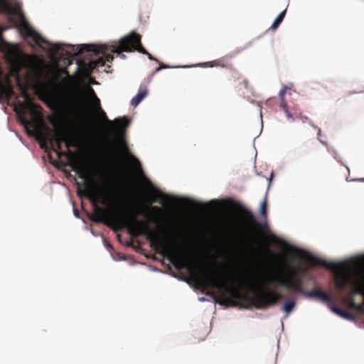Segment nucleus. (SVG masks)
<instances>
[{
  "label": "nucleus",
  "instance_id": "29",
  "mask_svg": "<svg viewBox=\"0 0 364 364\" xmlns=\"http://www.w3.org/2000/svg\"><path fill=\"white\" fill-rule=\"evenodd\" d=\"M301 119L303 123H307L308 124L311 122L306 116H301Z\"/></svg>",
  "mask_w": 364,
  "mask_h": 364
},
{
  "label": "nucleus",
  "instance_id": "42",
  "mask_svg": "<svg viewBox=\"0 0 364 364\" xmlns=\"http://www.w3.org/2000/svg\"><path fill=\"white\" fill-rule=\"evenodd\" d=\"M104 179H105L104 176L100 175V181H104Z\"/></svg>",
  "mask_w": 364,
  "mask_h": 364
},
{
  "label": "nucleus",
  "instance_id": "23",
  "mask_svg": "<svg viewBox=\"0 0 364 364\" xmlns=\"http://www.w3.org/2000/svg\"><path fill=\"white\" fill-rule=\"evenodd\" d=\"M314 130L316 131L317 135L319 136L321 134V129L317 126H316L312 122L309 124Z\"/></svg>",
  "mask_w": 364,
  "mask_h": 364
},
{
  "label": "nucleus",
  "instance_id": "25",
  "mask_svg": "<svg viewBox=\"0 0 364 364\" xmlns=\"http://www.w3.org/2000/svg\"><path fill=\"white\" fill-rule=\"evenodd\" d=\"M179 281H181V282H183L185 283H186L188 285L193 287V285L191 284L190 280L188 279H186V278H184V277H178V279Z\"/></svg>",
  "mask_w": 364,
  "mask_h": 364
},
{
  "label": "nucleus",
  "instance_id": "19",
  "mask_svg": "<svg viewBox=\"0 0 364 364\" xmlns=\"http://www.w3.org/2000/svg\"><path fill=\"white\" fill-rule=\"evenodd\" d=\"M274 177V171H272L270 172V174H269V177L267 178V181H268V187H267V192H268V190H269L270 186L272 183Z\"/></svg>",
  "mask_w": 364,
  "mask_h": 364
},
{
  "label": "nucleus",
  "instance_id": "37",
  "mask_svg": "<svg viewBox=\"0 0 364 364\" xmlns=\"http://www.w3.org/2000/svg\"><path fill=\"white\" fill-rule=\"evenodd\" d=\"M171 276L172 277H174V278H176V279H178V277H179V276H178L177 274L174 273V272H172V273L171 274Z\"/></svg>",
  "mask_w": 364,
  "mask_h": 364
},
{
  "label": "nucleus",
  "instance_id": "18",
  "mask_svg": "<svg viewBox=\"0 0 364 364\" xmlns=\"http://www.w3.org/2000/svg\"><path fill=\"white\" fill-rule=\"evenodd\" d=\"M282 107L285 112V114L286 116L288 117V118H290L291 119L292 121L294 120V118L292 117V114H291V112L289 111L288 109V107L287 105V103L285 101L284 102H282Z\"/></svg>",
  "mask_w": 364,
  "mask_h": 364
},
{
  "label": "nucleus",
  "instance_id": "9",
  "mask_svg": "<svg viewBox=\"0 0 364 364\" xmlns=\"http://www.w3.org/2000/svg\"><path fill=\"white\" fill-rule=\"evenodd\" d=\"M213 61H209V62H205V63H199L196 64V65L192 64V65H169L161 64V65H159L156 68L155 73H158V72H159V71H161V70H164V69L189 68H193V67H200L203 65H208V66L210 68H212V67H213Z\"/></svg>",
  "mask_w": 364,
  "mask_h": 364
},
{
  "label": "nucleus",
  "instance_id": "33",
  "mask_svg": "<svg viewBox=\"0 0 364 364\" xmlns=\"http://www.w3.org/2000/svg\"><path fill=\"white\" fill-rule=\"evenodd\" d=\"M168 259L169 261V262L174 267H177L176 266V263L175 262L173 258L172 257H168Z\"/></svg>",
  "mask_w": 364,
  "mask_h": 364
},
{
  "label": "nucleus",
  "instance_id": "30",
  "mask_svg": "<svg viewBox=\"0 0 364 364\" xmlns=\"http://www.w3.org/2000/svg\"><path fill=\"white\" fill-rule=\"evenodd\" d=\"M158 203L161 205H166L165 200L162 196H159Z\"/></svg>",
  "mask_w": 364,
  "mask_h": 364
},
{
  "label": "nucleus",
  "instance_id": "6",
  "mask_svg": "<svg viewBox=\"0 0 364 364\" xmlns=\"http://www.w3.org/2000/svg\"><path fill=\"white\" fill-rule=\"evenodd\" d=\"M133 48H130L129 46H125L124 50L127 53L132 52L134 50H136L137 52L144 54L147 55L148 58L151 60H154L156 62H159V60L154 58L151 54L146 51V50L143 47L141 43V36L136 33V43L132 45Z\"/></svg>",
  "mask_w": 364,
  "mask_h": 364
},
{
  "label": "nucleus",
  "instance_id": "41",
  "mask_svg": "<svg viewBox=\"0 0 364 364\" xmlns=\"http://www.w3.org/2000/svg\"><path fill=\"white\" fill-rule=\"evenodd\" d=\"M77 68H76L75 73H76V72H77V71H78V69H79V66H80V61H79V60H77Z\"/></svg>",
  "mask_w": 364,
  "mask_h": 364
},
{
  "label": "nucleus",
  "instance_id": "38",
  "mask_svg": "<svg viewBox=\"0 0 364 364\" xmlns=\"http://www.w3.org/2000/svg\"><path fill=\"white\" fill-rule=\"evenodd\" d=\"M143 230L146 232H149V229L146 225H143Z\"/></svg>",
  "mask_w": 364,
  "mask_h": 364
},
{
  "label": "nucleus",
  "instance_id": "4",
  "mask_svg": "<svg viewBox=\"0 0 364 364\" xmlns=\"http://www.w3.org/2000/svg\"><path fill=\"white\" fill-rule=\"evenodd\" d=\"M165 196L166 198H168V199H170V200H171L172 202H176V201H179V200H186L188 202L191 203L193 205H207L209 204H213V203H216V201H217V199L213 198V199H210L208 201L203 202L199 200L191 198L189 196H182V195H176V194L170 193H166Z\"/></svg>",
  "mask_w": 364,
  "mask_h": 364
},
{
  "label": "nucleus",
  "instance_id": "47",
  "mask_svg": "<svg viewBox=\"0 0 364 364\" xmlns=\"http://www.w3.org/2000/svg\"><path fill=\"white\" fill-rule=\"evenodd\" d=\"M281 326H282V330L284 329V323H283V321L281 320Z\"/></svg>",
  "mask_w": 364,
  "mask_h": 364
},
{
  "label": "nucleus",
  "instance_id": "21",
  "mask_svg": "<svg viewBox=\"0 0 364 364\" xmlns=\"http://www.w3.org/2000/svg\"><path fill=\"white\" fill-rule=\"evenodd\" d=\"M73 215L76 218L81 219L82 220V222L85 223L84 220L82 219L81 217H80L79 210L76 208H75L74 206L73 207Z\"/></svg>",
  "mask_w": 364,
  "mask_h": 364
},
{
  "label": "nucleus",
  "instance_id": "13",
  "mask_svg": "<svg viewBox=\"0 0 364 364\" xmlns=\"http://www.w3.org/2000/svg\"><path fill=\"white\" fill-rule=\"evenodd\" d=\"M267 191H266L265 196H264L263 200L259 203L258 214L262 218H267Z\"/></svg>",
  "mask_w": 364,
  "mask_h": 364
},
{
  "label": "nucleus",
  "instance_id": "2",
  "mask_svg": "<svg viewBox=\"0 0 364 364\" xmlns=\"http://www.w3.org/2000/svg\"><path fill=\"white\" fill-rule=\"evenodd\" d=\"M278 283L281 287H285L288 291L296 290L306 299L318 300L325 304L332 302V299L328 294L318 292L315 289L305 290L299 285H293L288 279H278Z\"/></svg>",
  "mask_w": 364,
  "mask_h": 364
},
{
  "label": "nucleus",
  "instance_id": "22",
  "mask_svg": "<svg viewBox=\"0 0 364 364\" xmlns=\"http://www.w3.org/2000/svg\"><path fill=\"white\" fill-rule=\"evenodd\" d=\"M279 26H280V23H279L278 22H277L276 21L274 20L270 26V30H272V31H274L278 28V27Z\"/></svg>",
  "mask_w": 364,
  "mask_h": 364
},
{
  "label": "nucleus",
  "instance_id": "26",
  "mask_svg": "<svg viewBox=\"0 0 364 364\" xmlns=\"http://www.w3.org/2000/svg\"><path fill=\"white\" fill-rule=\"evenodd\" d=\"M275 296V294L274 293H272V296L269 297V304L272 305V306H274L277 304V301H276V299L274 297Z\"/></svg>",
  "mask_w": 364,
  "mask_h": 364
},
{
  "label": "nucleus",
  "instance_id": "44",
  "mask_svg": "<svg viewBox=\"0 0 364 364\" xmlns=\"http://www.w3.org/2000/svg\"><path fill=\"white\" fill-rule=\"evenodd\" d=\"M318 141H319L321 144H324V145H327V143H326V142H323V141H321V140H320V139H318Z\"/></svg>",
  "mask_w": 364,
  "mask_h": 364
},
{
  "label": "nucleus",
  "instance_id": "50",
  "mask_svg": "<svg viewBox=\"0 0 364 364\" xmlns=\"http://www.w3.org/2000/svg\"><path fill=\"white\" fill-rule=\"evenodd\" d=\"M218 304H219V305H220V306H222V305H223V301H219V302H218Z\"/></svg>",
  "mask_w": 364,
  "mask_h": 364
},
{
  "label": "nucleus",
  "instance_id": "49",
  "mask_svg": "<svg viewBox=\"0 0 364 364\" xmlns=\"http://www.w3.org/2000/svg\"><path fill=\"white\" fill-rule=\"evenodd\" d=\"M55 152L57 154V155H58V156H60V152H59V151H55Z\"/></svg>",
  "mask_w": 364,
  "mask_h": 364
},
{
  "label": "nucleus",
  "instance_id": "36",
  "mask_svg": "<svg viewBox=\"0 0 364 364\" xmlns=\"http://www.w3.org/2000/svg\"><path fill=\"white\" fill-rule=\"evenodd\" d=\"M249 283H250V282H249L248 281H245V282H241V284H240L241 287H242V288H243L245 285L249 284Z\"/></svg>",
  "mask_w": 364,
  "mask_h": 364
},
{
  "label": "nucleus",
  "instance_id": "45",
  "mask_svg": "<svg viewBox=\"0 0 364 364\" xmlns=\"http://www.w3.org/2000/svg\"><path fill=\"white\" fill-rule=\"evenodd\" d=\"M122 144H123L124 146H127V142H126V141H125V140H123V141H122Z\"/></svg>",
  "mask_w": 364,
  "mask_h": 364
},
{
  "label": "nucleus",
  "instance_id": "39",
  "mask_svg": "<svg viewBox=\"0 0 364 364\" xmlns=\"http://www.w3.org/2000/svg\"><path fill=\"white\" fill-rule=\"evenodd\" d=\"M138 213L141 215H145L144 212L142 210H141V209L138 210Z\"/></svg>",
  "mask_w": 364,
  "mask_h": 364
},
{
  "label": "nucleus",
  "instance_id": "31",
  "mask_svg": "<svg viewBox=\"0 0 364 364\" xmlns=\"http://www.w3.org/2000/svg\"><path fill=\"white\" fill-rule=\"evenodd\" d=\"M198 301L200 302H205V301L210 302V301L205 296L198 297Z\"/></svg>",
  "mask_w": 364,
  "mask_h": 364
},
{
  "label": "nucleus",
  "instance_id": "10",
  "mask_svg": "<svg viewBox=\"0 0 364 364\" xmlns=\"http://www.w3.org/2000/svg\"><path fill=\"white\" fill-rule=\"evenodd\" d=\"M296 306V300L295 299H291L285 301L281 306L280 310L285 314L284 317H287L291 312Z\"/></svg>",
  "mask_w": 364,
  "mask_h": 364
},
{
  "label": "nucleus",
  "instance_id": "52",
  "mask_svg": "<svg viewBox=\"0 0 364 364\" xmlns=\"http://www.w3.org/2000/svg\"><path fill=\"white\" fill-rule=\"evenodd\" d=\"M106 193H107V196L110 195V192H109V191H107Z\"/></svg>",
  "mask_w": 364,
  "mask_h": 364
},
{
  "label": "nucleus",
  "instance_id": "43",
  "mask_svg": "<svg viewBox=\"0 0 364 364\" xmlns=\"http://www.w3.org/2000/svg\"><path fill=\"white\" fill-rule=\"evenodd\" d=\"M333 153L335 154L334 158L337 159V152L335 149H333Z\"/></svg>",
  "mask_w": 364,
  "mask_h": 364
},
{
  "label": "nucleus",
  "instance_id": "27",
  "mask_svg": "<svg viewBox=\"0 0 364 364\" xmlns=\"http://www.w3.org/2000/svg\"><path fill=\"white\" fill-rule=\"evenodd\" d=\"M130 159L133 161V163H134L136 165L138 164L139 160H138V158L136 156H134L132 154H130Z\"/></svg>",
  "mask_w": 364,
  "mask_h": 364
},
{
  "label": "nucleus",
  "instance_id": "8",
  "mask_svg": "<svg viewBox=\"0 0 364 364\" xmlns=\"http://www.w3.org/2000/svg\"><path fill=\"white\" fill-rule=\"evenodd\" d=\"M328 308L334 314L345 320L350 321L356 320V317L353 314L338 307V306L331 304L328 306Z\"/></svg>",
  "mask_w": 364,
  "mask_h": 364
},
{
  "label": "nucleus",
  "instance_id": "12",
  "mask_svg": "<svg viewBox=\"0 0 364 364\" xmlns=\"http://www.w3.org/2000/svg\"><path fill=\"white\" fill-rule=\"evenodd\" d=\"M0 11H1L6 16L7 20L9 21L13 22L14 11L8 4L7 0H0Z\"/></svg>",
  "mask_w": 364,
  "mask_h": 364
},
{
  "label": "nucleus",
  "instance_id": "3",
  "mask_svg": "<svg viewBox=\"0 0 364 364\" xmlns=\"http://www.w3.org/2000/svg\"><path fill=\"white\" fill-rule=\"evenodd\" d=\"M235 205L242 212L246 213V223L248 228H250L252 225H258L263 230H267L269 228L267 218H263L264 222L259 223L251 209L247 207L243 203L237 201Z\"/></svg>",
  "mask_w": 364,
  "mask_h": 364
},
{
  "label": "nucleus",
  "instance_id": "24",
  "mask_svg": "<svg viewBox=\"0 0 364 364\" xmlns=\"http://www.w3.org/2000/svg\"><path fill=\"white\" fill-rule=\"evenodd\" d=\"M259 118H260V129H259V132L258 135L254 138V141H255V139L262 134V132L263 122H262V113H260V114H259Z\"/></svg>",
  "mask_w": 364,
  "mask_h": 364
},
{
  "label": "nucleus",
  "instance_id": "34",
  "mask_svg": "<svg viewBox=\"0 0 364 364\" xmlns=\"http://www.w3.org/2000/svg\"><path fill=\"white\" fill-rule=\"evenodd\" d=\"M220 201H224V202H230L231 201V198H229V197H225V198H220Z\"/></svg>",
  "mask_w": 364,
  "mask_h": 364
},
{
  "label": "nucleus",
  "instance_id": "16",
  "mask_svg": "<svg viewBox=\"0 0 364 364\" xmlns=\"http://www.w3.org/2000/svg\"><path fill=\"white\" fill-rule=\"evenodd\" d=\"M290 87H288L287 85H284L282 87V88L279 91L278 97L281 102L285 101L284 96L288 90H290Z\"/></svg>",
  "mask_w": 364,
  "mask_h": 364
},
{
  "label": "nucleus",
  "instance_id": "7",
  "mask_svg": "<svg viewBox=\"0 0 364 364\" xmlns=\"http://www.w3.org/2000/svg\"><path fill=\"white\" fill-rule=\"evenodd\" d=\"M84 97L85 100L95 109H99L100 101L97 97L94 90L90 87H86L84 90Z\"/></svg>",
  "mask_w": 364,
  "mask_h": 364
},
{
  "label": "nucleus",
  "instance_id": "17",
  "mask_svg": "<svg viewBox=\"0 0 364 364\" xmlns=\"http://www.w3.org/2000/svg\"><path fill=\"white\" fill-rule=\"evenodd\" d=\"M286 14H287V8L284 9V10H282L276 17L274 19V21H276L277 22H278L279 23H282V22L283 21L284 18H285V16H286Z\"/></svg>",
  "mask_w": 364,
  "mask_h": 364
},
{
  "label": "nucleus",
  "instance_id": "54",
  "mask_svg": "<svg viewBox=\"0 0 364 364\" xmlns=\"http://www.w3.org/2000/svg\"><path fill=\"white\" fill-rule=\"evenodd\" d=\"M346 168H348V171H350L349 166H346Z\"/></svg>",
  "mask_w": 364,
  "mask_h": 364
},
{
  "label": "nucleus",
  "instance_id": "5",
  "mask_svg": "<svg viewBox=\"0 0 364 364\" xmlns=\"http://www.w3.org/2000/svg\"><path fill=\"white\" fill-rule=\"evenodd\" d=\"M70 168L78 175L80 179L84 183L88 182L92 177V171L88 165L85 164H72Z\"/></svg>",
  "mask_w": 364,
  "mask_h": 364
},
{
  "label": "nucleus",
  "instance_id": "15",
  "mask_svg": "<svg viewBox=\"0 0 364 364\" xmlns=\"http://www.w3.org/2000/svg\"><path fill=\"white\" fill-rule=\"evenodd\" d=\"M116 122L122 123L125 127L129 126L131 123V119L126 116L119 117L114 119Z\"/></svg>",
  "mask_w": 364,
  "mask_h": 364
},
{
  "label": "nucleus",
  "instance_id": "46",
  "mask_svg": "<svg viewBox=\"0 0 364 364\" xmlns=\"http://www.w3.org/2000/svg\"><path fill=\"white\" fill-rule=\"evenodd\" d=\"M109 255H110L111 258H112L113 260H114V257L113 255H112L111 252L109 253Z\"/></svg>",
  "mask_w": 364,
  "mask_h": 364
},
{
  "label": "nucleus",
  "instance_id": "35",
  "mask_svg": "<svg viewBox=\"0 0 364 364\" xmlns=\"http://www.w3.org/2000/svg\"><path fill=\"white\" fill-rule=\"evenodd\" d=\"M149 218H150V219L151 220V221H153V222H154V223H158V222H159L158 218H156L154 217L153 215H150V216L149 217Z\"/></svg>",
  "mask_w": 364,
  "mask_h": 364
},
{
  "label": "nucleus",
  "instance_id": "28",
  "mask_svg": "<svg viewBox=\"0 0 364 364\" xmlns=\"http://www.w3.org/2000/svg\"><path fill=\"white\" fill-rule=\"evenodd\" d=\"M347 181H360V182H364V178H351L348 179V178H346Z\"/></svg>",
  "mask_w": 364,
  "mask_h": 364
},
{
  "label": "nucleus",
  "instance_id": "32",
  "mask_svg": "<svg viewBox=\"0 0 364 364\" xmlns=\"http://www.w3.org/2000/svg\"><path fill=\"white\" fill-rule=\"evenodd\" d=\"M149 269L154 272H162V271L159 270L157 267L153 266L149 267Z\"/></svg>",
  "mask_w": 364,
  "mask_h": 364
},
{
  "label": "nucleus",
  "instance_id": "48",
  "mask_svg": "<svg viewBox=\"0 0 364 364\" xmlns=\"http://www.w3.org/2000/svg\"><path fill=\"white\" fill-rule=\"evenodd\" d=\"M252 146H253V148L255 149V151H257V149H255V141H254V140H253V144H252Z\"/></svg>",
  "mask_w": 364,
  "mask_h": 364
},
{
  "label": "nucleus",
  "instance_id": "53",
  "mask_svg": "<svg viewBox=\"0 0 364 364\" xmlns=\"http://www.w3.org/2000/svg\"><path fill=\"white\" fill-rule=\"evenodd\" d=\"M91 233L95 235V232H93L92 230H91Z\"/></svg>",
  "mask_w": 364,
  "mask_h": 364
},
{
  "label": "nucleus",
  "instance_id": "20",
  "mask_svg": "<svg viewBox=\"0 0 364 364\" xmlns=\"http://www.w3.org/2000/svg\"><path fill=\"white\" fill-rule=\"evenodd\" d=\"M102 242L106 250H109L112 249V245L106 240L104 236H102Z\"/></svg>",
  "mask_w": 364,
  "mask_h": 364
},
{
  "label": "nucleus",
  "instance_id": "1",
  "mask_svg": "<svg viewBox=\"0 0 364 364\" xmlns=\"http://www.w3.org/2000/svg\"><path fill=\"white\" fill-rule=\"evenodd\" d=\"M16 12L20 18L21 24L26 35L32 38L37 43L40 41L47 44L48 46L43 48V50L50 58H53L54 54H57L63 60H70L73 58V54L70 50H68L63 47V46H65L71 48L77 54L85 50V53L88 55L99 56L100 60L111 63L114 59L112 53H116L119 58L124 60L127 58V55L122 52H118V50L122 49L125 52L124 50L125 46L132 48V45L136 43V33L134 30L121 37L118 41H112L100 44L89 45L82 43L73 45L63 42L52 43L42 36L40 33L32 27L22 11H18Z\"/></svg>",
  "mask_w": 364,
  "mask_h": 364
},
{
  "label": "nucleus",
  "instance_id": "14",
  "mask_svg": "<svg viewBox=\"0 0 364 364\" xmlns=\"http://www.w3.org/2000/svg\"><path fill=\"white\" fill-rule=\"evenodd\" d=\"M67 139V134L64 131L56 130L55 132V141L60 145L63 141Z\"/></svg>",
  "mask_w": 364,
  "mask_h": 364
},
{
  "label": "nucleus",
  "instance_id": "40",
  "mask_svg": "<svg viewBox=\"0 0 364 364\" xmlns=\"http://www.w3.org/2000/svg\"><path fill=\"white\" fill-rule=\"evenodd\" d=\"M10 27H0V30L1 31H6L7 29H9Z\"/></svg>",
  "mask_w": 364,
  "mask_h": 364
},
{
  "label": "nucleus",
  "instance_id": "51",
  "mask_svg": "<svg viewBox=\"0 0 364 364\" xmlns=\"http://www.w3.org/2000/svg\"><path fill=\"white\" fill-rule=\"evenodd\" d=\"M16 135L18 137V139H20V140L21 139V137L18 135L17 133H16Z\"/></svg>",
  "mask_w": 364,
  "mask_h": 364
},
{
  "label": "nucleus",
  "instance_id": "11",
  "mask_svg": "<svg viewBox=\"0 0 364 364\" xmlns=\"http://www.w3.org/2000/svg\"><path fill=\"white\" fill-rule=\"evenodd\" d=\"M149 90L146 87L143 90H139L136 95L133 97L130 101V105L132 106H137L141 103V102L148 95Z\"/></svg>",
  "mask_w": 364,
  "mask_h": 364
}]
</instances>
